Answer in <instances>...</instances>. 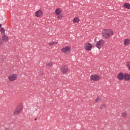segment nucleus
Returning <instances> with one entry per match:
<instances>
[{"label":"nucleus","instance_id":"obj_1","mask_svg":"<svg viewBox=\"0 0 130 130\" xmlns=\"http://www.w3.org/2000/svg\"><path fill=\"white\" fill-rule=\"evenodd\" d=\"M103 37L105 39H109L111 36L113 35V31L111 29H104L103 30Z\"/></svg>","mask_w":130,"mask_h":130},{"label":"nucleus","instance_id":"obj_2","mask_svg":"<svg viewBox=\"0 0 130 130\" xmlns=\"http://www.w3.org/2000/svg\"><path fill=\"white\" fill-rule=\"evenodd\" d=\"M104 43H105V41H104L103 40H100L96 42V47L99 48V49H100L101 47H103V46H104Z\"/></svg>","mask_w":130,"mask_h":130},{"label":"nucleus","instance_id":"obj_3","mask_svg":"<svg viewBox=\"0 0 130 130\" xmlns=\"http://www.w3.org/2000/svg\"><path fill=\"white\" fill-rule=\"evenodd\" d=\"M17 78L18 75H17L16 74L10 75L8 77V79L9 80V81H10V82H14V81H16V80H17Z\"/></svg>","mask_w":130,"mask_h":130},{"label":"nucleus","instance_id":"obj_4","mask_svg":"<svg viewBox=\"0 0 130 130\" xmlns=\"http://www.w3.org/2000/svg\"><path fill=\"white\" fill-rule=\"evenodd\" d=\"M22 110H23V109H22V107L18 106L14 110V114L15 115H18V114H20V113H21V112H22Z\"/></svg>","mask_w":130,"mask_h":130},{"label":"nucleus","instance_id":"obj_5","mask_svg":"<svg viewBox=\"0 0 130 130\" xmlns=\"http://www.w3.org/2000/svg\"><path fill=\"white\" fill-rule=\"evenodd\" d=\"M60 70L61 74H64L66 73H68L69 68L67 67V66H62L60 67Z\"/></svg>","mask_w":130,"mask_h":130},{"label":"nucleus","instance_id":"obj_6","mask_svg":"<svg viewBox=\"0 0 130 130\" xmlns=\"http://www.w3.org/2000/svg\"><path fill=\"white\" fill-rule=\"evenodd\" d=\"M61 50L62 52H63L65 54H68V53H70V52H71V47L67 46L65 48H62Z\"/></svg>","mask_w":130,"mask_h":130},{"label":"nucleus","instance_id":"obj_7","mask_svg":"<svg viewBox=\"0 0 130 130\" xmlns=\"http://www.w3.org/2000/svg\"><path fill=\"white\" fill-rule=\"evenodd\" d=\"M90 80H91V81L97 82V81L100 80V76L96 74L92 75L90 76Z\"/></svg>","mask_w":130,"mask_h":130},{"label":"nucleus","instance_id":"obj_8","mask_svg":"<svg viewBox=\"0 0 130 130\" xmlns=\"http://www.w3.org/2000/svg\"><path fill=\"white\" fill-rule=\"evenodd\" d=\"M92 47H93V46L89 43H85L84 45V48L86 50L90 51L92 49Z\"/></svg>","mask_w":130,"mask_h":130},{"label":"nucleus","instance_id":"obj_9","mask_svg":"<svg viewBox=\"0 0 130 130\" xmlns=\"http://www.w3.org/2000/svg\"><path fill=\"white\" fill-rule=\"evenodd\" d=\"M35 16L36 17H37V18H40L43 16V13H42V11L41 10H38L35 13Z\"/></svg>","mask_w":130,"mask_h":130},{"label":"nucleus","instance_id":"obj_10","mask_svg":"<svg viewBox=\"0 0 130 130\" xmlns=\"http://www.w3.org/2000/svg\"><path fill=\"white\" fill-rule=\"evenodd\" d=\"M117 78L118 80H119L120 81H121L124 78V75H123V73H119L117 75Z\"/></svg>","mask_w":130,"mask_h":130},{"label":"nucleus","instance_id":"obj_11","mask_svg":"<svg viewBox=\"0 0 130 130\" xmlns=\"http://www.w3.org/2000/svg\"><path fill=\"white\" fill-rule=\"evenodd\" d=\"M124 78L125 81H129L130 75L129 74L126 73L124 75Z\"/></svg>","mask_w":130,"mask_h":130},{"label":"nucleus","instance_id":"obj_12","mask_svg":"<svg viewBox=\"0 0 130 130\" xmlns=\"http://www.w3.org/2000/svg\"><path fill=\"white\" fill-rule=\"evenodd\" d=\"M2 39L3 41H5V42H8V41H9V37L7 36H5V35H3Z\"/></svg>","mask_w":130,"mask_h":130},{"label":"nucleus","instance_id":"obj_13","mask_svg":"<svg viewBox=\"0 0 130 130\" xmlns=\"http://www.w3.org/2000/svg\"><path fill=\"white\" fill-rule=\"evenodd\" d=\"M130 44V40L128 39H126L124 40V45H129Z\"/></svg>","mask_w":130,"mask_h":130},{"label":"nucleus","instance_id":"obj_14","mask_svg":"<svg viewBox=\"0 0 130 130\" xmlns=\"http://www.w3.org/2000/svg\"><path fill=\"white\" fill-rule=\"evenodd\" d=\"M124 8H125V9H127V10H129V8H130L129 3L124 4Z\"/></svg>","mask_w":130,"mask_h":130},{"label":"nucleus","instance_id":"obj_15","mask_svg":"<svg viewBox=\"0 0 130 130\" xmlns=\"http://www.w3.org/2000/svg\"><path fill=\"white\" fill-rule=\"evenodd\" d=\"M46 68H51V67H52V62H48L46 63Z\"/></svg>","mask_w":130,"mask_h":130},{"label":"nucleus","instance_id":"obj_16","mask_svg":"<svg viewBox=\"0 0 130 130\" xmlns=\"http://www.w3.org/2000/svg\"><path fill=\"white\" fill-rule=\"evenodd\" d=\"M73 23H79L80 22V19L79 17H75L73 21Z\"/></svg>","mask_w":130,"mask_h":130},{"label":"nucleus","instance_id":"obj_17","mask_svg":"<svg viewBox=\"0 0 130 130\" xmlns=\"http://www.w3.org/2000/svg\"><path fill=\"white\" fill-rule=\"evenodd\" d=\"M60 13H61V11H60V9L59 8H57L55 10L56 15H59V14H60Z\"/></svg>","mask_w":130,"mask_h":130},{"label":"nucleus","instance_id":"obj_18","mask_svg":"<svg viewBox=\"0 0 130 130\" xmlns=\"http://www.w3.org/2000/svg\"><path fill=\"white\" fill-rule=\"evenodd\" d=\"M126 66L128 71L130 72V61L126 62Z\"/></svg>","mask_w":130,"mask_h":130},{"label":"nucleus","instance_id":"obj_19","mask_svg":"<svg viewBox=\"0 0 130 130\" xmlns=\"http://www.w3.org/2000/svg\"><path fill=\"white\" fill-rule=\"evenodd\" d=\"M57 43H58L57 42H52L49 43V45H50V46H53V45H55V44H57Z\"/></svg>","mask_w":130,"mask_h":130},{"label":"nucleus","instance_id":"obj_20","mask_svg":"<svg viewBox=\"0 0 130 130\" xmlns=\"http://www.w3.org/2000/svg\"><path fill=\"white\" fill-rule=\"evenodd\" d=\"M0 31L2 35H5V29H4V27H1V28L0 29Z\"/></svg>","mask_w":130,"mask_h":130},{"label":"nucleus","instance_id":"obj_21","mask_svg":"<svg viewBox=\"0 0 130 130\" xmlns=\"http://www.w3.org/2000/svg\"><path fill=\"white\" fill-rule=\"evenodd\" d=\"M121 115L123 117L125 118L126 116H127V113H126V112H123L121 114Z\"/></svg>","mask_w":130,"mask_h":130},{"label":"nucleus","instance_id":"obj_22","mask_svg":"<svg viewBox=\"0 0 130 130\" xmlns=\"http://www.w3.org/2000/svg\"><path fill=\"white\" fill-rule=\"evenodd\" d=\"M106 107H107V106L105 104H103V105L101 106V109H102V110L105 109Z\"/></svg>","mask_w":130,"mask_h":130},{"label":"nucleus","instance_id":"obj_23","mask_svg":"<svg viewBox=\"0 0 130 130\" xmlns=\"http://www.w3.org/2000/svg\"><path fill=\"white\" fill-rule=\"evenodd\" d=\"M102 99L100 98H97V99L95 100V102H99V101H101Z\"/></svg>","mask_w":130,"mask_h":130},{"label":"nucleus","instance_id":"obj_24","mask_svg":"<svg viewBox=\"0 0 130 130\" xmlns=\"http://www.w3.org/2000/svg\"><path fill=\"white\" fill-rule=\"evenodd\" d=\"M44 74H43V70H41L40 71V76H43Z\"/></svg>","mask_w":130,"mask_h":130},{"label":"nucleus","instance_id":"obj_25","mask_svg":"<svg viewBox=\"0 0 130 130\" xmlns=\"http://www.w3.org/2000/svg\"><path fill=\"white\" fill-rule=\"evenodd\" d=\"M63 17V14H60V15L58 16L57 18L58 19H61V18H62Z\"/></svg>","mask_w":130,"mask_h":130},{"label":"nucleus","instance_id":"obj_26","mask_svg":"<svg viewBox=\"0 0 130 130\" xmlns=\"http://www.w3.org/2000/svg\"><path fill=\"white\" fill-rule=\"evenodd\" d=\"M2 57H3V61H5V60H7V58H6V56H2Z\"/></svg>","mask_w":130,"mask_h":130},{"label":"nucleus","instance_id":"obj_27","mask_svg":"<svg viewBox=\"0 0 130 130\" xmlns=\"http://www.w3.org/2000/svg\"><path fill=\"white\" fill-rule=\"evenodd\" d=\"M3 40H2V39L0 38V46L1 45H2V44H3Z\"/></svg>","mask_w":130,"mask_h":130},{"label":"nucleus","instance_id":"obj_28","mask_svg":"<svg viewBox=\"0 0 130 130\" xmlns=\"http://www.w3.org/2000/svg\"><path fill=\"white\" fill-rule=\"evenodd\" d=\"M2 27V24L0 23V28Z\"/></svg>","mask_w":130,"mask_h":130},{"label":"nucleus","instance_id":"obj_29","mask_svg":"<svg viewBox=\"0 0 130 130\" xmlns=\"http://www.w3.org/2000/svg\"><path fill=\"white\" fill-rule=\"evenodd\" d=\"M35 120H37V118H36V119H35Z\"/></svg>","mask_w":130,"mask_h":130}]
</instances>
